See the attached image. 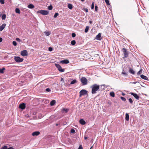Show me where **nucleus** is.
<instances>
[{
  "mask_svg": "<svg viewBox=\"0 0 149 149\" xmlns=\"http://www.w3.org/2000/svg\"><path fill=\"white\" fill-rule=\"evenodd\" d=\"M129 101L131 104L132 103L133 101L131 98H130L129 99Z\"/></svg>",
  "mask_w": 149,
  "mask_h": 149,
  "instance_id": "58836bf2",
  "label": "nucleus"
},
{
  "mask_svg": "<svg viewBox=\"0 0 149 149\" xmlns=\"http://www.w3.org/2000/svg\"><path fill=\"white\" fill-rule=\"evenodd\" d=\"M46 91L47 92H49L51 90L49 88H47L46 89Z\"/></svg>",
  "mask_w": 149,
  "mask_h": 149,
  "instance_id": "c03bdc74",
  "label": "nucleus"
},
{
  "mask_svg": "<svg viewBox=\"0 0 149 149\" xmlns=\"http://www.w3.org/2000/svg\"><path fill=\"white\" fill-rule=\"evenodd\" d=\"M122 51L124 55V56L123 57V59H125L129 56V52L127 49L125 48H123L122 49Z\"/></svg>",
  "mask_w": 149,
  "mask_h": 149,
  "instance_id": "f03ea898",
  "label": "nucleus"
},
{
  "mask_svg": "<svg viewBox=\"0 0 149 149\" xmlns=\"http://www.w3.org/2000/svg\"><path fill=\"white\" fill-rule=\"evenodd\" d=\"M92 147H93V146H92L91 148H90V149H91Z\"/></svg>",
  "mask_w": 149,
  "mask_h": 149,
  "instance_id": "bf43d9fd",
  "label": "nucleus"
},
{
  "mask_svg": "<svg viewBox=\"0 0 149 149\" xmlns=\"http://www.w3.org/2000/svg\"><path fill=\"white\" fill-rule=\"evenodd\" d=\"M44 33H45V35L46 36H49L50 34V32H47V31H45L44 32Z\"/></svg>",
  "mask_w": 149,
  "mask_h": 149,
  "instance_id": "b1692460",
  "label": "nucleus"
},
{
  "mask_svg": "<svg viewBox=\"0 0 149 149\" xmlns=\"http://www.w3.org/2000/svg\"><path fill=\"white\" fill-rule=\"evenodd\" d=\"M61 63L64 64H68L69 63V61L68 59H65L60 61Z\"/></svg>",
  "mask_w": 149,
  "mask_h": 149,
  "instance_id": "9b49d317",
  "label": "nucleus"
},
{
  "mask_svg": "<svg viewBox=\"0 0 149 149\" xmlns=\"http://www.w3.org/2000/svg\"><path fill=\"white\" fill-rule=\"evenodd\" d=\"M71 44L72 45H75L76 44L75 41V40H73L71 42Z\"/></svg>",
  "mask_w": 149,
  "mask_h": 149,
  "instance_id": "c756f323",
  "label": "nucleus"
},
{
  "mask_svg": "<svg viewBox=\"0 0 149 149\" xmlns=\"http://www.w3.org/2000/svg\"><path fill=\"white\" fill-rule=\"evenodd\" d=\"M91 88H92L91 93L93 94H95L96 92L98 91L100 88L99 85L96 84H94L91 86Z\"/></svg>",
  "mask_w": 149,
  "mask_h": 149,
  "instance_id": "f257e3e1",
  "label": "nucleus"
},
{
  "mask_svg": "<svg viewBox=\"0 0 149 149\" xmlns=\"http://www.w3.org/2000/svg\"><path fill=\"white\" fill-rule=\"evenodd\" d=\"M55 65L58 68L59 71L63 72L65 70L62 69L61 65L58 64H55Z\"/></svg>",
  "mask_w": 149,
  "mask_h": 149,
  "instance_id": "0eeeda50",
  "label": "nucleus"
},
{
  "mask_svg": "<svg viewBox=\"0 0 149 149\" xmlns=\"http://www.w3.org/2000/svg\"><path fill=\"white\" fill-rule=\"evenodd\" d=\"M28 7L30 9H32L34 8V6L32 4H30L28 6Z\"/></svg>",
  "mask_w": 149,
  "mask_h": 149,
  "instance_id": "412c9836",
  "label": "nucleus"
},
{
  "mask_svg": "<svg viewBox=\"0 0 149 149\" xmlns=\"http://www.w3.org/2000/svg\"><path fill=\"white\" fill-rule=\"evenodd\" d=\"M94 8V2H93L91 5V8L92 9H93Z\"/></svg>",
  "mask_w": 149,
  "mask_h": 149,
  "instance_id": "e433bc0d",
  "label": "nucleus"
},
{
  "mask_svg": "<svg viewBox=\"0 0 149 149\" xmlns=\"http://www.w3.org/2000/svg\"><path fill=\"white\" fill-rule=\"evenodd\" d=\"M110 95L111 96L113 97H114L115 96V93L113 92H111Z\"/></svg>",
  "mask_w": 149,
  "mask_h": 149,
  "instance_id": "cd10ccee",
  "label": "nucleus"
},
{
  "mask_svg": "<svg viewBox=\"0 0 149 149\" xmlns=\"http://www.w3.org/2000/svg\"><path fill=\"white\" fill-rule=\"evenodd\" d=\"M141 78L144 79H145L147 80H148V78L146 76L144 75L143 74L141 75L140 76Z\"/></svg>",
  "mask_w": 149,
  "mask_h": 149,
  "instance_id": "2eb2a0df",
  "label": "nucleus"
},
{
  "mask_svg": "<svg viewBox=\"0 0 149 149\" xmlns=\"http://www.w3.org/2000/svg\"><path fill=\"white\" fill-rule=\"evenodd\" d=\"M38 13H40L43 15H47L48 14L49 12L46 10H41L37 11Z\"/></svg>",
  "mask_w": 149,
  "mask_h": 149,
  "instance_id": "20e7f679",
  "label": "nucleus"
},
{
  "mask_svg": "<svg viewBox=\"0 0 149 149\" xmlns=\"http://www.w3.org/2000/svg\"><path fill=\"white\" fill-rule=\"evenodd\" d=\"M80 81L81 82L82 85H85L87 84L88 80L85 77H82L80 79Z\"/></svg>",
  "mask_w": 149,
  "mask_h": 149,
  "instance_id": "7ed1b4c3",
  "label": "nucleus"
},
{
  "mask_svg": "<svg viewBox=\"0 0 149 149\" xmlns=\"http://www.w3.org/2000/svg\"><path fill=\"white\" fill-rule=\"evenodd\" d=\"M40 134V132L39 131H36L33 132L32 134V135L33 136H38Z\"/></svg>",
  "mask_w": 149,
  "mask_h": 149,
  "instance_id": "f8f14e48",
  "label": "nucleus"
},
{
  "mask_svg": "<svg viewBox=\"0 0 149 149\" xmlns=\"http://www.w3.org/2000/svg\"><path fill=\"white\" fill-rule=\"evenodd\" d=\"M21 54L23 56H26L28 55V52L26 50H24L21 52Z\"/></svg>",
  "mask_w": 149,
  "mask_h": 149,
  "instance_id": "6e6552de",
  "label": "nucleus"
},
{
  "mask_svg": "<svg viewBox=\"0 0 149 149\" xmlns=\"http://www.w3.org/2000/svg\"><path fill=\"white\" fill-rule=\"evenodd\" d=\"M1 149H14V148L11 147L8 148L7 146H4Z\"/></svg>",
  "mask_w": 149,
  "mask_h": 149,
  "instance_id": "dca6fc26",
  "label": "nucleus"
},
{
  "mask_svg": "<svg viewBox=\"0 0 149 149\" xmlns=\"http://www.w3.org/2000/svg\"><path fill=\"white\" fill-rule=\"evenodd\" d=\"M89 23L90 24H91L92 23V21L90 20L89 22Z\"/></svg>",
  "mask_w": 149,
  "mask_h": 149,
  "instance_id": "3c124183",
  "label": "nucleus"
},
{
  "mask_svg": "<svg viewBox=\"0 0 149 149\" xmlns=\"http://www.w3.org/2000/svg\"><path fill=\"white\" fill-rule=\"evenodd\" d=\"M130 94L132 95L136 99H139V96L137 94L133 93H130Z\"/></svg>",
  "mask_w": 149,
  "mask_h": 149,
  "instance_id": "1a4fd4ad",
  "label": "nucleus"
},
{
  "mask_svg": "<svg viewBox=\"0 0 149 149\" xmlns=\"http://www.w3.org/2000/svg\"><path fill=\"white\" fill-rule=\"evenodd\" d=\"M16 40L17 41H19V42H20L21 41V40H20V39H19V38H16Z\"/></svg>",
  "mask_w": 149,
  "mask_h": 149,
  "instance_id": "a18cd8bd",
  "label": "nucleus"
},
{
  "mask_svg": "<svg viewBox=\"0 0 149 149\" xmlns=\"http://www.w3.org/2000/svg\"><path fill=\"white\" fill-rule=\"evenodd\" d=\"M61 81H63V82H64V79H63V78H61Z\"/></svg>",
  "mask_w": 149,
  "mask_h": 149,
  "instance_id": "8fccbe9b",
  "label": "nucleus"
},
{
  "mask_svg": "<svg viewBox=\"0 0 149 149\" xmlns=\"http://www.w3.org/2000/svg\"><path fill=\"white\" fill-rule=\"evenodd\" d=\"M78 149H83L82 146L81 145L79 146Z\"/></svg>",
  "mask_w": 149,
  "mask_h": 149,
  "instance_id": "de8ad7c7",
  "label": "nucleus"
},
{
  "mask_svg": "<svg viewBox=\"0 0 149 149\" xmlns=\"http://www.w3.org/2000/svg\"><path fill=\"white\" fill-rule=\"evenodd\" d=\"M122 73H123V74H125V73H124V72H122Z\"/></svg>",
  "mask_w": 149,
  "mask_h": 149,
  "instance_id": "4d7b16f0",
  "label": "nucleus"
},
{
  "mask_svg": "<svg viewBox=\"0 0 149 149\" xmlns=\"http://www.w3.org/2000/svg\"><path fill=\"white\" fill-rule=\"evenodd\" d=\"M142 70L141 69L138 72L137 74L139 75L142 73Z\"/></svg>",
  "mask_w": 149,
  "mask_h": 149,
  "instance_id": "473e14b6",
  "label": "nucleus"
},
{
  "mask_svg": "<svg viewBox=\"0 0 149 149\" xmlns=\"http://www.w3.org/2000/svg\"><path fill=\"white\" fill-rule=\"evenodd\" d=\"M129 72L130 73L132 74H135V72L134 71L132 68H130Z\"/></svg>",
  "mask_w": 149,
  "mask_h": 149,
  "instance_id": "f3484780",
  "label": "nucleus"
},
{
  "mask_svg": "<svg viewBox=\"0 0 149 149\" xmlns=\"http://www.w3.org/2000/svg\"><path fill=\"white\" fill-rule=\"evenodd\" d=\"M15 12L18 14L20 13V10L18 8H16L15 10Z\"/></svg>",
  "mask_w": 149,
  "mask_h": 149,
  "instance_id": "393cba45",
  "label": "nucleus"
},
{
  "mask_svg": "<svg viewBox=\"0 0 149 149\" xmlns=\"http://www.w3.org/2000/svg\"><path fill=\"white\" fill-rule=\"evenodd\" d=\"M87 93V91L84 89L82 90L79 92V97L82 96L86 95Z\"/></svg>",
  "mask_w": 149,
  "mask_h": 149,
  "instance_id": "423d86ee",
  "label": "nucleus"
},
{
  "mask_svg": "<svg viewBox=\"0 0 149 149\" xmlns=\"http://www.w3.org/2000/svg\"><path fill=\"white\" fill-rule=\"evenodd\" d=\"M26 107L25 104L24 103H22L19 105V107L22 109H24Z\"/></svg>",
  "mask_w": 149,
  "mask_h": 149,
  "instance_id": "9d476101",
  "label": "nucleus"
},
{
  "mask_svg": "<svg viewBox=\"0 0 149 149\" xmlns=\"http://www.w3.org/2000/svg\"><path fill=\"white\" fill-rule=\"evenodd\" d=\"M122 95L123 96H124L125 95V93H122Z\"/></svg>",
  "mask_w": 149,
  "mask_h": 149,
  "instance_id": "5fc2aeb1",
  "label": "nucleus"
},
{
  "mask_svg": "<svg viewBox=\"0 0 149 149\" xmlns=\"http://www.w3.org/2000/svg\"><path fill=\"white\" fill-rule=\"evenodd\" d=\"M14 60L17 63L21 62L23 61V58H20L19 56H15Z\"/></svg>",
  "mask_w": 149,
  "mask_h": 149,
  "instance_id": "39448f33",
  "label": "nucleus"
},
{
  "mask_svg": "<svg viewBox=\"0 0 149 149\" xmlns=\"http://www.w3.org/2000/svg\"><path fill=\"white\" fill-rule=\"evenodd\" d=\"M59 14L58 13H56L54 15V17L56 18L57 16H58Z\"/></svg>",
  "mask_w": 149,
  "mask_h": 149,
  "instance_id": "c9c22d12",
  "label": "nucleus"
},
{
  "mask_svg": "<svg viewBox=\"0 0 149 149\" xmlns=\"http://www.w3.org/2000/svg\"><path fill=\"white\" fill-rule=\"evenodd\" d=\"M129 115L128 113H126L125 114V119L127 121L129 120Z\"/></svg>",
  "mask_w": 149,
  "mask_h": 149,
  "instance_id": "6ab92c4d",
  "label": "nucleus"
},
{
  "mask_svg": "<svg viewBox=\"0 0 149 149\" xmlns=\"http://www.w3.org/2000/svg\"><path fill=\"white\" fill-rule=\"evenodd\" d=\"M79 122L80 124L82 125H84L86 123L85 121L82 119H81Z\"/></svg>",
  "mask_w": 149,
  "mask_h": 149,
  "instance_id": "4468645a",
  "label": "nucleus"
},
{
  "mask_svg": "<svg viewBox=\"0 0 149 149\" xmlns=\"http://www.w3.org/2000/svg\"><path fill=\"white\" fill-rule=\"evenodd\" d=\"M89 28V26H86L85 29V32L86 33H87L88 31Z\"/></svg>",
  "mask_w": 149,
  "mask_h": 149,
  "instance_id": "a878e982",
  "label": "nucleus"
},
{
  "mask_svg": "<svg viewBox=\"0 0 149 149\" xmlns=\"http://www.w3.org/2000/svg\"><path fill=\"white\" fill-rule=\"evenodd\" d=\"M98 10V7L97 6H95V10L96 11H97Z\"/></svg>",
  "mask_w": 149,
  "mask_h": 149,
  "instance_id": "37998d69",
  "label": "nucleus"
},
{
  "mask_svg": "<svg viewBox=\"0 0 149 149\" xmlns=\"http://www.w3.org/2000/svg\"><path fill=\"white\" fill-rule=\"evenodd\" d=\"M77 81L76 79H74L70 83L71 84H73L75 83H77Z\"/></svg>",
  "mask_w": 149,
  "mask_h": 149,
  "instance_id": "bb28decb",
  "label": "nucleus"
},
{
  "mask_svg": "<svg viewBox=\"0 0 149 149\" xmlns=\"http://www.w3.org/2000/svg\"><path fill=\"white\" fill-rule=\"evenodd\" d=\"M53 50L52 48V47H49V51H52Z\"/></svg>",
  "mask_w": 149,
  "mask_h": 149,
  "instance_id": "49530a36",
  "label": "nucleus"
},
{
  "mask_svg": "<svg viewBox=\"0 0 149 149\" xmlns=\"http://www.w3.org/2000/svg\"><path fill=\"white\" fill-rule=\"evenodd\" d=\"M13 45H14L15 46H16L17 45V43L15 41H13Z\"/></svg>",
  "mask_w": 149,
  "mask_h": 149,
  "instance_id": "a19ab883",
  "label": "nucleus"
},
{
  "mask_svg": "<svg viewBox=\"0 0 149 149\" xmlns=\"http://www.w3.org/2000/svg\"><path fill=\"white\" fill-rule=\"evenodd\" d=\"M69 110V109H65L63 108V109L62 110V111L63 112H65V113H67Z\"/></svg>",
  "mask_w": 149,
  "mask_h": 149,
  "instance_id": "4be33fe9",
  "label": "nucleus"
},
{
  "mask_svg": "<svg viewBox=\"0 0 149 149\" xmlns=\"http://www.w3.org/2000/svg\"><path fill=\"white\" fill-rule=\"evenodd\" d=\"M3 39L1 38H0V42H1L2 41Z\"/></svg>",
  "mask_w": 149,
  "mask_h": 149,
  "instance_id": "09e8293b",
  "label": "nucleus"
},
{
  "mask_svg": "<svg viewBox=\"0 0 149 149\" xmlns=\"http://www.w3.org/2000/svg\"><path fill=\"white\" fill-rule=\"evenodd\" d=\"M82 1H84V0H81Z\"/></svg>",
  "mask_w": 149,
  "mask_h": 149,
  "instance_id": "13d9d810",
  "label": "nucleus"
},
{
  "mask_svg": "<svg viewBox=\"0 0 149 149\" xmlns=\"http://www.w3.org/2000/svg\"><path fill=\"white\" fill-rule=\"evenodd\" d=\"M58 125H59V124H56V126H58Z\"/></svg>",
  "mask_w": 149,
  "mask_h": 149,
  "instance_id": "6e6d98bb",
  "label": "nucleus"
},
{
  "mask_svg": "<svg viewBox=\"0 0 149 149\" xmlns=\"http://www.w3.org/2000/svg\"><path fill=\"white\" fill-rule=\"evenodd\" d=\"M68 7L70 9H72L73 8L72 5L70 3H68Z\"/></svg>",
  "mask_w": 149,
  "mask_h": 149,
  "instance_id": "5701e85b",
  "label": "nucleus"
},
{
  "mask_svg": "<svg viewBox=\"0 0 149 149\" xmlns=\"http://www.w3.org/2000/svg\"><path fill=\"white\" fill-rule=\"evenodd\" d=\"M101 37V34L100 33H99L96 36V38L98 40H100V38Z\"/></svg>",
  "mask_w": 149,
  "mask_h": 149,
  "instance_id": "a211bd4d",
  "label": "nucleus"
},
{
  "mask_svg": "<svg viewBox=\"0 0 149 149\" xmlns=\"http://www.w3.org/2000/svg\"><path fill=\"white\" fill-rule=\"evenodd\" d=\"M52 8H53L52 6L51 5H50L48 7V9L49 10H52Z\"/></svg>",
  "mask_w": 149,
  "mask_h": 149,
  "instance_id": "72a5a7b5",
  "label": "nucleus"
},
{
  "mask_svg": "<svg viewBox=\"0 0 149 149\" xmlns=\"http://www.w3.org/2000/svg\"><path fill=\"white\" fill-rule=\"evenodd\" d=\"M71 132L72 133H75V131L73 129H71Z\"/></svg>",
  "mask_w": 149,
  "mask_h": 149,
  "instance_id": "f704fd0d",
  "label": "nucleus"
},
{
  "mask_svg": "<svg viewBox=\"0 0 149 149\" xmlns=\"http://www.w3.org/2000/svg\"><path fill=\"white\" fill-rule=\"evenodd\" d=\"M120 98L123 101H125L126 100V99H125V97H121Z\"/></svg>",
  "mask_w": 149,
  "mask_h": 149,
  "instance_id": "4c0bfd02",
  "label": "nucleus"
},
{
  "mask_svg": "<svg viewBox=\"0 0 149 149\" xmlns=\"http://www.w3.org/2000/svg\"><path fill=\"white\" fill-rule=\"evenodd\" d=\"M6 24H3L2 25L0 26V31H2L5 28Z\"/></svg>",
  "mask_w": 149,
  "mask_h": 149,
  "instance_id": "ddd939ff",
  "label": "nucleus"
},
{
  "mask_svg": "<svg viewBox=\"0 0 149 149\" xmlns=\"http://www.w3.org/2000/svg\"><path fill=\"white\" fill-rule=\"evenodd\" d=\"M6 14H3L1 17L2 19L5 20L6 19Z\"/></svg>",
  "mask_w": 149,
  "mask_h": 149,
  "instance_id": "c85d7f7f",
  "label": "nucleus"
},
{
  "mask_svg": "<svg viewBox=\"0 0 149 149\" xmlns=\"http://www.w3.org/2000/svg\"><path fill=\"white\" fill-rule=\"evenodd\" d=\"M72 37H74L76 36V34L74 33H72Z\"/></svg>",
  "mask_w": 149,
  "mask_h": 149,
  "instance_id": "79ce46f5",
  "label": "nucleus"
},
{
  "mask_svg": "<svg viewBox=\"0 0 149 149\" xmlns=\"http://www.w3.org/2000/svg\"><path fill=\"white\" fill-rule=\"evenodd\" d=\"M5 70L4 68H3L1 69H0V73H3L4 70Z\"/></svg>",
  "mask_w": 149,
  "mask_h": 149,
  "instance_id": "2f4dec72",
  "label": "nucleus"
},
{
  "mask_svg": "<svg viewBox=\"0 0 149 149\" xmlns=\"http://www.w3.org/2000/svg\"><path fill=\"white\" fill-rule=\"evenodd\" d=\"M0 2L2 4H3L4 3V0H0Z\"/></svg>",
  "mask_w": 149,
  "mask_h": 149,
  "instance_id": "ea45409f",
  "label": "nucleus"
},
{
  "mask_svg": "<svg viewBox=\"0 0 149 149\" xmlns=\"http://www.w3.org/2000/svg\"><path fill=\"white\" fill-rule=\"evenodd\" d=\"M106 3L107 5H109L110 3L109 0H104Z\"/></svg>",
  "mask_w": 149,
  "mask_h": 149,
  "instance_id": "7c9ffc66",
  "label": "nucleus"
},
{
  "mask_svg": "<svg viewBox=\"0 0 149 149\" xmlns=\"http://www.w3.org/2000/svg\"><path fill=\"white\" fill-rule=\"evenodd\" d=\"M56 103V101L55 100H53L51 101L50 103V105L52 106H53Z\"/></svg>",
  "mask_w": 149,
  "mask_h": 149,
  "instance_id": "aec40b11",
  "label": "nucleus"
},
{
  "mask_svg": "<svg viewBox=\"0 0 149 149\" xmlns=\"http://www.w3.org/2000/svg\"><path fill=\"white\" fill-rule=\"evenodd\" d=\"M85 11L86 12H88V10L87 9H85Z\"/></svg>",
  "mask_w": 149,
  "mask_h": 149,
  "instance_id": "603ef678",
  "label": "nucleus"
},
{
  "mask_svg": "<svg viewBox=\"0 0 149 149\" xmlns=\"http://www.w3.org/2000/svg\"><path fill=\"white\" fill-rule=\"evenodd\" d=\"M87 138H87V137H86V136L84 137V139H85L86 140V139H87Z\"/></svg>",
  "mask_w": 149,
  "mask_h": 149,
  "instance_id": "864d4df0",
  "label": "nucleus"
}]
</instances>
